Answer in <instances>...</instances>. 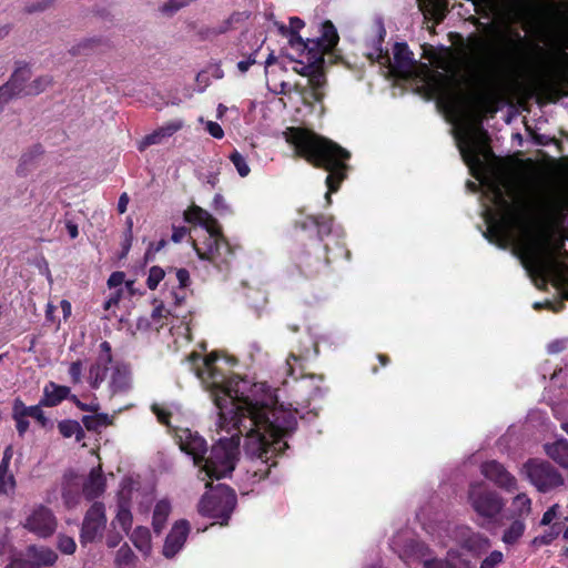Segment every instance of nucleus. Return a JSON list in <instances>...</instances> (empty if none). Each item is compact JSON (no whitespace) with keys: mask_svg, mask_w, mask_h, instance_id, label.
I'll list each match as a JSON object with an SVG mask.
<instances>
[{"mask_svg":"<svg viewBox=\"0 0 568 568\" xmlns=\"http://www.w3.org/2000/svg\"><path fill=\"white\" fill-rule=\"evenodd\" d=\"M439 103L457 122L454 130L460 156L478 183L468 181L471 192L481 189L483 235L500 247L513 246L537 287L551 281L568 300V264L560 260L568 231V184H547L534 193L497 169L487 132L471 119L469 102L460 87L440 75L436 85Z\"/></svg>","mask_w":568,"mask_h":568,"instance_id":"nucleus-1","label":"nucleus"},{"mask_svg":"<svg viewBox=\"0 0 568 568\" xmlns=\"http://www.w3.org/2000/svg\"><path fill=\"white\" fill-rule=\"evenodd\" d=\"M215 361L214 354L202 358L192 353L187 357L190 369L219 409L217 432L230 437H221L206 457L205 439L197 432L181 428L176 432L179 446L199 467V479H221L234 470L240 435H245L244 453L252 464L247 471L260 480L275 465L268 464L271 458L287 448L283 438L296 427L295 412L278 405L277 395L265 383H251L237 376L225 378Z\"/></svg>","mask_w":568,"mask_h":568,"instance_id":"nucleus-2","label":"nucleus"},{"mask_svg":"<svg viewBox=\"0 0 568 568\" xmlns=\"http://www.w3.org/2000/svg\"><path fill=\"white\" fill-rule=\"evenodd\" d=\"M284 135L286 142L294 146L298 155L329 172L326 176L328 192L325 199L327 204H331V193L336 192L339 183L345 179V161L349 159V152L333 141L304 129L288 128Z\"/></svg>","mask_w":568,"mask_h":568,"instance_id":"nucleus-3","label":"nucleus"},{"mask_svg":"<svg viewBox=\"0 0 568 568\" xmlns=\"http://www.w3.org/2000/svg\"><path fill=\"white\" fill-rule=\"evenodd\" d=\"M338 42L336 28L331 21L322 24V36L318 40H307L308 48L300 54V59L293 60V70L308 78V84L312 88V98L320 102L324 93L322 88L326 79L323 72L324 53L332 51Z\"/></svg>","mask_w":568,"mask_h":568,"instance_id":"nucleus-4","label":"nucleus"},{"mask_svg":"<svg viewBox=\"0 0 568 568\" xmlns=\"http://www.w3.org/2000/svg\"><path fill=\"white\" fill-rule=\"evenodd\" d=\"M184 219L189 223H194L203 227L204 240L194 241L193 246L201 260L210 261L216 268L227 267L232 257V250L229 243L223 239L216 220L205 210L197 205H192L184 212Z\"/></svg>","mask_w":568,"mask_h":568,"instance_id":"nucleus-5","label":"nucleus"},{"mask_svg":"<svg viewBox=\"0 0 568 568\" xmlns=\"http://www.w3.org/2000/svg\"><path fill=\"white\" fill-rule=\"evenodd\" d=\"M425 529L443 547L449 546L452 541L474 554L484 552L490 547L489 539L480 532L473 531L469 526L439 521L434 526H426Z\"/></svg>","mask_w":568,"mask_h":568,"instance_id":"nucleus-6","label":"nucleus"},{"mask_svg":"<svg viewBox=\"0 0 568 568\" xmlns=\"http://www.w3.org/2000/svg\"><path fill=\"white\" fill-rule=\"evenodd\" d=\"M206 479L205 487L209 490L199 503V511L206 517L221 520V525H226L236 505L235 493L224 484H212Z\"/></svg>","mask_w":568,"mask_h":568,"instance_id":"nucleus-7","label":"nucleus"},{"mask_svg":"<svg viewBox=\"0 0 568 568\" xmlns=\"http://www.w3.org/2000/svg\"><path fill=\"white\" fill-rule=\"evenodd\" d=\"M468 503L480 517L493 520L505 507L504 498L483 481H474L468 488Z\"/></svg>","mask_w":568,"mask_h":568,"instance_id":"nucleus-8","label":"nucleus"},{"mask_svg":"<svg viewBox=\"0 0 568 568\" xmlns=\"http://www.w3.org/2000/svg\"><path fill=\"white\" fill-rule=\"evenodd\" d=\"M521 474L541 493L564 485L561 474L544 459H528L521 467Z\"/></svg>","mask_w":568,"mask_h":568,"instance_id":"nucleus-9","label":"nucleus"},{"mask_svg":"<svg viewBox=\"0 0 568 568\" xmlns=\"http://www.w3.org/2000/svg\"><path fill=\"white\" fill-rule=\"evenodd\" d=\"M394 551L407 564L414 560L422 561L424 568H455L445 560L432 559L429 557V548L420 541L409 540L402 546L398 538H394L390 544Z\"/></svg>","mask_w":568,"mask_h":568,"instance_id":"nucleus-10","label":"nucleus"},{"mask_svg":"<svg viewBox=\"0 0 568 568\" xmlns=\"http://www.w3.org/2000/svg\"><path fill=\"white\" fill-rule=\"evenodd\" d=\"M58 520L51 509L43 505L33 507L26 516L23 527L41 538L51 536L57 529Z\"/></svg>","mask_w":568,"mask_h":568,"instance_id":"nucleus-11","label":"nucleus"},{"mask_svg":"<svg viewBox=\"0 0 568 568\" xmlns=\"http://www.w3.org/2000/svg\"><path fill=\"white\" fill-rule=\"evenodd\" d=\"M106 527L105 507L102 503H94L87 511L81 534V544L93 542L100 539Z\"/></svg>","mask_w":568,"mask_h":568,"instance_id":"nucleus-12","label":"nucleus"},{"mask_svg":"<svg viewBox=\"0 0 568 568\" xmlns=\"http://www.w3.org/2000/svg\"><path fill=\"white\" fill-rule=\"evenodd\" d=\"M480 473L486 479L507 493H513L518 489V481L516 477L497 460L483 463L480 466Z\"/></svg>","mask_w":568,"mask_h":568,"instance_id":"nucleus-13","label":"nucleus"},{"mask_svg":"<svg viewBox=\"0 0 568 568\" xmlns=\"http://www.w3.org/2000/svg\"><path fill=\"white\" fill-rule=\"evenodd\" d=\"M31 75V69L27 64L17 68L10 80L0 87V103H6L14 97L28 95L26 90Z\"/></svg>","mask_w":568,"mask_h":568,"instance_id":"nucleus-14","label":"nucleus"},{"mask_svg":"<svg viewBox=\"0 0 568 568\" xmlns=\"http://www.w3.org/2000/svg\"><path fill=\"white\" fill-rule=\"evenodd\" d=\"M138 493L132 489L131 486L125 484L122 485L118 494V509L114 519L111 525L113 528H120L126 535L132 527L133 517L131 514V500Z\"/></svg>","mask_w":568,"mask_h":568,"instance_id":"nucleus-15","label":"nucleus"},{"mask_svg":"<svg viewBox=\"0 0 568 568\" xmlns=\"http://www.w3.org/2000/svg\"><path fill=\"white\" fill-rule=\"evenodd\" d=\"M191 526L185 519L176 520L168 534L162 554L165 558H174L184 547Z\"/></svg>","mask_w":568,"mask_h":568,"instance_id":"nucleus-16","label":"nucleus"},{"mask_svg":"<svg viewBox=\"0 0 568 568\" xmlns=\"http://www.w3.org/2000/svg\"><path fill=\"white\" fill-rule=\"evenodd\" d=\"M112 362L111 345L109 342L100 344V352L95 363L89 372V383L92 388H98L105 379L108 365Z\"/></svg>","mask_w":568,"mask_h":568,"instance_id":"nucleus-17","label":"nucleus"},{"mask_svg":"<svg viewBox=\"0 0 568 568\" xmlns=\"http://www.w3.org/2000/svg\"><path fill=\"white\" fill-rule=\"evenodd\" d=\"M132 388L131 371L125 364L116 363L112 367L109 381L111 396L124 395Z\"/></svg>","mask_w":568,"mask_h":568,"instance_id":"nucleus-18","label":"nucleus"},{"mask_svg":"<svg viewBox=\"0 0 568 568\" xmlns=\"http://www.w3.org/2000/svg\"><path fill=\"white\" fill-rule=\"evenodd\" d=\"M183 123L180 120L171 121L161 128L156 129L152 133L145 135L138 145V149L142 152L150 145L161 144L168 138L172 136L182 128Z\"/></svg>","mask_w":568,"mask_h":568,"instance_id":"nucleus-19","label":"nucleus"},{"mask_svg":"<svg viewBox=\"0 0 568 568\" xmlns=\"http://www.w3.org/2000/svg\"><path fill=\"white\" fill-rule=\"evenodd\" d=\"M304 27V22L297 18L293 17L290 19V26H281L280 32L288 38V42L292 49L300 52H305L306 48H308L307 41H303V39L297 34L298 30Z\"/></svg>","mask_w":568,"mask_h":568,"instance_id":"nucleus-20","label":"nucleus"},{"mask_svg":"<svg viewBox=\"0 0 568 568\" xmlns=\"http://www.w3.org/2000/svg\"><path fill=\"white\" fill-rule=\"evenodd\" d=\"M394 62L393 69L394 71L400 74H409L413 71V57L409 51L407 44L405 43H395L393 49Z\"/></svg>","mask_w":568,"mask_h":568,"instance_id":"nucleus-21","label":"nucleus"},{"mask_svg":"<svg viewBox=\"0 0 568 568\" xmlns=\"http://www.w3.org/2000/svg\"><path fill=\"white\" fill-rule=\"evenodd\" d=\"M105 489V479L102 474L101 466L92 468L88 479L83 484V495L88 499H94L101 494H103Z\"/></svg>","mask_w":568,"mask_h":568,"instance_id":"nucleus-22","label":"nucleus"},{"mask_svg":"<svg viewBox=\"0 0 568 568\" xmlns=\"http://www.w3.org/2000/svg\"><path fill=\"white\" fill-rule=\"evenodd\" d=\"M545 453L561 468L568 469V440L559 438L544 445Z\"/></svg>","mask_w":568,"mask_h":568,"instance_id":"nucleus-23","label":"nucleus"},{"mask_svg":"<svg viewBox=\"0 0 568 568\" xmlns=\"http://www.w3.org/2000/svg\"><path fill=\"white\" fill-rule=\"evenodd\" d=\"M70 388L68 386L58 385L49 382L43 388V398L40 404L47 407H53L63 399L69 398Z\"/></svg>","mask_w":568,"mask_h":568,"instance_id":"nucleus-24","label":"nucleus"},{"mask_svg":"<svg viewBox=\"0 0 568 568\" xmlns=\"http://www.w3.org/2000/svg\"><path fill=\"white\" fill-rule=\"evenodd\" d=\"M531 499L525 494L519 493L513 499L509 508V515L514 519H521L531 513Z\"/></svg>","mask_w":568,"mask_h":568,"instance_id":"nucleus-25","label":"nucleus"},{"mask_svg":"<svg viewBox=\"0 0 568 568\" xmlns=\"http://www.w3.org/2000/svg\"><path fill=\"white\" fill-rule=\"evenodd\" d=\"M171 510V503L168 499H161L156 503L152 517V527L155 534L159 535L162 532Z\"/></svg>","mask_w":568,"mask_h":568,"instance_id":"nucleus-26","label":"nucleus"},{"mask_svg":"<svg viewBox=\"0 0 568 568\" xmlns=\"http://www.w3.org/2000/svg\"><path fill=\"white\" fill-rule=\"evenodd\" d=\"M28 557L33 564L34 568L39 566H50L53 565L58 558L57 554L45 547H31L28 550Z\"/></svg>","mask_w":568,"mask_h":568,"instance_id":"nucleus-27","label":"nucleus"},{"mask_svg":"<svg viewBox=\"0 0 568 568\" xmlns=\"http://www.w3.org/2000/svg\"><path fill=\"white\" fill-rule=\"evenodd\" d=\"M132 544L144 555L150 554L152 544H151V534L149 528L143 526H138L131 535H129Z\"/></svg>","mask_w":568,"mask_h":568,"instance_id":"nucleus-28","label":"nucleus"},{"mask_svg":"<svg viewBox=\"0 0 568 568\" xmlns=\"http://www.w3.org/2000/svg\"><path fill=\"white\" fill-rule=\"evenodd\" d=\"M526 530V525L521 519H514L510 526L504 531L503 541L506 545L516 544Z\"/></svg>","mask_w":568,"mask_h":568,"instance_id":"nucleus-29","label":"nucleus"},{"mask_svg":"<svg viewBox=\"0 0 568 568\" xmlns=\"http://www.w3.org/2000/svg\"><path fill=\"white\" fill-rule=\"evenodd\" d=\"M333 217L331 216H308L307 220L304 222L303 227H307L308 223L316 226L318 231V235H328L333 232Z\"/></svg>","mask_w":568,"mask_h":568,"instance_id":"nucleus-30","label":"nucleus"},{"mask_svg":"<svg viewBox=\"0 0 568 568\" xmlns=\"http://www.w3.org/2000/svg\"><path fill=\"white\" fill-rule=\"evenodd\" d=\"M59 432L65 438L75 437L77 442H80L84 437V432L80 423L75 420H62L58 425Z\"/></svg>","mask_w":568,"mask_h":568,"instance_id":"nucleus-31","label":"nucleus"},{"mask_svg":"<svg viewBox=\"0 0 568 568\" xmlns=\"http://www.w3.org/2000/svg\"><path fill=\"white\" fill-rule=\"evenodd\" d=\"M303 358L304 356H296L294 354H291L287 357L285 369L288 376L293 377L294 379H297L300 376L303 375V366L301 364Z\"/></svg>","mask_w":568,"mask_h":568,"instance_id":"nucleus-32","label":"nucleus"},{"mask_svg":"<svg viewBox=\"0 0 568 568\" xmlns=\"http://www.w3.org/2000/svg\"><path fill=\"white\" fill-rule=\"evenodd\" d=\"M12 417L16 420V427L20 436L24 435V433L29 428V422L28 417L26 416V413L20 409L19 404L17 400L13 403L12 407Z\"/></svg>","mask_w":568,"mask_h":568,"instance_id":"nucleus-33","label":"nucleus"},{"mask_svg":"<svg viewBox=\"0 0 568 568\" xmlns=\"http://www.w3.org/2000/svg\"><path fill=\"white\" fill-rule=\"evenodd\" d=\"M19 404L20 409L26 413L27 417H32L38 420L42 426H47L48 418L44 416L43 410L40 405L34 406H26L24 403L20 399H16Z\"/></svg>","mask_w":568,"mask_h":568,"instance_id":"nucleus-34","label":"nucleus"},{"mask_svg":"<svg viewBox=\"0 0 568 568\" xmlns=\"http://www.w3.org/2000/svg\"><path fill=\"white\" fill-rule=\"evenodd\" d=\"M134 558V552L124 544L116 551L115 562L120 568H126L133 564Z\"/></svg>","mask_w":568,"mask_h":568,"instance_id":"nucleus-35","label":"nucleus"},{"mask_svg":"<svg viewBox=\"0 0 568 568\" xmlns=\"http://www.w3.org/2000/svg\"><path fill=\"white\" fill-rule=\"evenodd\" d=\"M52 82V79L49 75H42L28 84L27 94L28 95H37L43 92Z\"/></svg>","mask_w":568,"mask_h":568,"instance_id":"nucleus-36","label":"nucleus"},{"mask_svg":"<svg viewBox=\"0 0 568 568\" xmlns=\"http://www.w3.org/2000/svg\"><path fill=\"white\" fill-rule=\"evenodd\" d=\"M16 480L9 468L0 467V494H9L14 489Z\"/></svg>","mask_w":568,"mask_h":568,"instance_id":"nucleus-37","label":"nucleus"},{"mask_svg":"<svg viewBox=\"0 0 568 568\" xmlns=\"http://www.w3.org/2000/svg\"><path fill=\"white\" fill-rule=\"evenodd\" d=\"M230 160L233 163V165L235 166L240 176L245 178L250 174V171H251L250 166H248L245 158L240 152H237L236 150L233 151L230 154Z\"/></svg>","mask_w":568,"mask_h":568,"instance_id":"nucleus-38","label":"nucleus"},{"mask_svg":"<svg viewBox=\"0 0 568 568\" xmlns=\"http://www.w3.org/2000/svg\"><path fill=\"white\" fill-rule=\"evenodd\" d=\"M82 423L89 430H97L109 424V417L108 415L84 416Z\"/></svg>","mask_w":568,"mask_h":568,"instance_id":"nucleus-39","label":"nucleus"},{"mask_svg":"<svg viewBox=\"0 0 568 568\" xmlns=\"http://www.w3.org/2000/svg\"><path fill=\"white\" fill-rule=\"evenodd\" d=\"M164 275L165 273L160 266L151 267L146 280L148 287L150 290H155L159 283L163 280Z\"/></svg>","mask_w":568,"mask_h":568,"instance_id":"nucleus-40","label":"nucleus"},{"mask_svg":"<svg viewBox=\"0 0 568 568\" xmlns=\"http://www.w3.org/2000/svg\"><path fill=\"white\" fill-rule=\"evenodd\" d=\"M504 555L499 550L491 551L481 562L480 568H495L503 561Z\"/></svg>","mask_w":568,"mask_h":568,"instance_id":"nucleus-41","label":"nucleus"},{"mask_svg":"<svg viewBox=\"0 0 568 568\" xmlns=\"http://www.w3.org/2000/svg\"><path fill=\"white\" fill-rule=\"evenodd\" d=\"M199 121L205 125V130L215 139H222L224 136V131L221 125L213 121H204L203 118H200Z\"/></svg>","mask_w":568,"mask_h":568,"instance_id":"nucleus-42","label":"nucleus"},{"mask_svg":"<svg viewBox=\"0 0 568 568\" xmlns=\"http://www.w3.org/2000/svg\"><path fill=\"white\" fill-rule=\"evenodd\" d=\"M58 547L62 552L71 555L75 551L77 545L73 538L68 536H60Z\"/></svg>","mask_w":568,"mask_h":568,"instance_id":"nucleus-43","label":"nucleus"},{"mask_svg":"<svg viewBox=\"0 0 568 568\" xmlns=\"http://www.w3.org/2000/svg\"><path fill=\"white\" fill-rule=\"evenodd\" d=\"M62 497H63L64 504L68 507H74L80 500V495L78 494V491H75V493L72 491L71 485H68L63 488Z\"/></svg>","mask_w":568,"mask_h":568,"instance_id":"nucleus-44","label":"nucleus"},{"mask_svg":"<svg viewBox=\"0 0 568 568\" xmlns=\"http://www.w3.org/2000/svg\"><path fill=\"white\" fill-rule=\"evenodd\" d=\"M152 412L156 415L158 420L166 426H170V416L171 413L163 406L154 404L152 406Z\"/></svg>","mask_w":568,"mask_h":568,"instance_id":"nucleus-45","label":"nucleus"},{"mask_svg":"<svg viewBox=\"0 0 568 568\" xmlns=\"http://www.w3.org/2000/svg\"><path fill=\"white\" fill-rule=\"evenodd\" d=\"M532 307L535 310H540V308L546 307V308L557 313L564 308V302H561V301H558V302L545 301L544 303L536 302V303H534Z\"/></svg>","mask_w":568,"mask_h":568,"instance_id":"nucleus-46","label":"nucleus"},{"mask_svg":"<svg viewBox=\"0 0 568 568\" xmlns=\"http://www.w3.org/2000/svg\"><path fill=\"white\" fill-rule=\"evenodd\" d=\"M70 399L82 410L95 413L99 409V404L97 402H91L90 404L82 403L77 396H70Z\"/></svg>","mask_w":568,"mask_h":568,"instance_id":"nucleus-47","label":"nucleus"},{"mask_svg":"<svg viewBox=\"0 0 568 568\" xmlns=\"http://www.w3.org/2000/svg\"><path fill=\"white\" fill-rule=\"evenodd\" d=\"M69 374L73 383H79L82 376V364L80 361L71 363Z\"/></svg>","mask_w":568,"mask_h":568,"instance_id":"nucleus-48","label":"nucleus"},{"mask_svg":"<svg viewBox=\"0 0 568 568\" xmlns=\"http://www.w3.org/2000/svg\"><path fill=\"white\" fill-rule=\"evenodd\" d=\"M559 509V505L555 504L552 505L544 515L541 518L540 524L546 526L549 525L556 517Z\"/></svg>","mask_w":568,"mask_h":568,"instance_id":"nucleus-49","label":"nucleus"},{"mask_svg":"<svg viewBox=\"0 0 568 568\" xmlns=\"http://www.w3.org/2000/svg\"><path fill=\"white\" fill-rule=\"evenodd\" d=\"M568 339H555L550 342L547 346L549 354H557L560 353L566 348Z\"/></svg>","mask_w":568,"mask_h":568,"instance_id":"nucleus-50","label":"nucleus"},{"mask_svg":"<svg viewBox=\"0 0 568 568\" xmlns=\"http://www.w3.org/2000/svg\"><path fill=\"white\" fill-rule=\"evenodd\" d=\"M510 34L514 45L511 51L507 53V57L513 59L523 44V38L518 31H514Z\"/></svg>","mask_w":568,"mask_h":568,"instance_id":"nucleus-51","label":"nucleus"},{"mask_svg":"<svg viewBox=\"0 0 568 568\" xmlns=\"http://www.w3.org/2000/svg\"><path fill=\"white\" fill-rule=\"evenodd\" d=\"M49 7L48 1H37L32 3H28L24 8V11L28 13L43 11Z\"/></svg>","mask_w":568,"mask_h":568,"instance_id":"nucleus-52","label":"nucleus"},{"mask_svg":"<svg viewBox=\"0 0 568 568\" xmlns=\"http://www.w3.org/2000/svg\"><path fill=\"white\" fill-rule=\"evenodd\" d=\"M179 286L185 288L190 283V274L185 268H180L175 272Z\"/></svg>","mask_w":568,"mask_h":568,"instance_id":"nucleus-53","label":"nucleus"},{"mask_svg":"<svg viewBox=\"0 0 568 568\" xmlns=\"http://www.w3.org/2000/svg\"><path fill=\"white\" fill-rule=\"evenodd\" d=\"M125 275L123 272H114L110 275L108 284L110 287H118L124 283Z\"/></svg>","mask_w":568,"mask_h":568,"instance_id":"nucleus-54","label":"nucleus"},{"mask_svg":"<svg viewBox=\"0 0 568 568\" xmlns=\"http://www.w3.org/2000/svg\"><path fill=\"white\" fill-rule=\"evenodd\" d=\"M195 80L200 92H203L210 85V78L206 71L199 72Z\"/></svg>","mask_w":568,"mask_h":568,"instance_id":"nucleus-55","label":"nucleus"},{"mask_svg":"<svg viewBox=\"0 0 568 568\" xmlns=\"http://www.w3.org/2000/svg\"><path fill=\"white\" fill-rule=\"evenodd\" d=\"M133 234L130 232V230H126L124 233V239L122 242V257L126 256L129 253L131 245H132Z\"/></svg>","mask_w":568,"mask_h":568,"instance_id":"nucleus-56","label":"nucleus"},{"mask_svg":"<svg viewBox=\"0 0 568 568\" xmlns=\"http://www.w3.org/2000/svg\"><path fill=\"white\" fill-rule=\"evenodd\" d=\"M180 9L174 0H169L162 6L161 11L166 14H174Z\"/></svg>","mask_w":568,"mask_h":568,"instance_id":"nucleus-57","label":"nucleus"},{"mask_svg":"<svg viewBox=\"0 0 568 568\" xmlns=\"http://www.w3.org/2000/svg\"><path fill=\"white\" fill-rule=\"evenodd\" d=\"M187 234L186 227H173L172 241L175 243L181 242Z\"/></svg>","mask_w":568,"mask_h":568,"instance_id":"nucleus-58","label":"nucleus"},{"mask_svg":"<svg viewBox=\"0 0 568 568\" xmlns=\"http://www.w3.org/2000/svg\"><path fill=\"white\" fill-rule=\"evenodd\" d=\"M256 62L255 55H250L246 60H242L237 63V69L244 73L246 72L251 65H253Z\"/></svg>","mask_w":568,"mask_h":568,"instance_id":"nucleus-59","label":"nucleus"},{"mask_svg":"<svg viewBox=\"0 0 568 568\" xmlns=\"http://www.w3.org/2000/svg\"><path fill=\"white\" fill-rule=\"evenodd\" d=\"M13 456V449L11 446H8L4 452H3V456H2V460L0 463V467H3V468H9V465H10V460Z\"/></svg>","mask_w":568,"mask_h":568,"instance_id":"nucleus-60","label":"nucleus"},{"mask_svg":"<svg viewBox=\"0 0 568 568\" xmlns=\"http://www.w3.org/2000/svg\"><path fill=\"white\" fill-rule=\"evenodd\" d=\"M6 568H34L30 560L14 559Z\"/></svg>","mask_w":568,"mask_h":568,"instance_id":"nucleus-61","label":"nucleus"},{"mask_svg":"<svg viewBox=\"0 0 568 568\" xmlns=\"http://www.w3.org/2000/svg\"><path fill=\"white\" fill-rule=\"evenodd\" d=\"M128 204H129V195L126 193H122L120 195L119 202H118V211L120 214H123L126 211Z\"/></svg>","mask_w":568,"mask_h":568,"instance_id":"nucleus-62","label":"nucleus"},{"mask_svg":"<svg viewBox=\"0 0 568 568\" xmlns=\"http://www.w3.org/2000/svg\"><path fill=\"white\" fill-rule=\"evenodd\" d=\"M120 293L116 291L114 294L110 295V297L104 302V308L110 310L115 306L119 302Z\"/></svg>","mask_w":568,"mask_h":568,"instance_id":"nucleus-63","label":"nucleus"},{"mask_svg":"<svg viewBox=\"0 0 568 568\" xmlns=\"http://www.w3.org/2000/svg\"><path fill=\"white\" fill-rule=\"evenodd\" d=\"M121 539L122 537L120 535H110L106 539V545L110 548H114L120 544Z\"/></svg>","mask_w":568,"mask_h":568,"instance_id":"nucleus-64","label":"nucleus"}]
</instances>
